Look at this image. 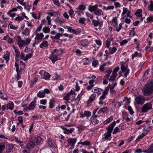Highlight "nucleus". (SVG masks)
I'll use <instances>...</instances> for the list:
<instances>
[{
  "mask_svg": "<svg viewBox=\"0 0 153 153\" xmlns=\"http://www.w3.org/2000/svg\"><path fill=\"white\" fill-rule=\"evenodd\" d=\"M30 149L27 147H22L21 149V152H23L24 153H29Z\"/></svg>",
  "mask_w": 153,
  "mask_h": 153,
  "instance_id": "nucleus-39",
  "label": "nucleus"
},
{
  "mask_svg": "<svg viewBox=\"0 0 153 153\" xmlns=\"http://www.w3.org/2000/svg\"><path fill=\"white\" fill-rule=\"evenodd\" d=\"M74 130V129L73 128H71L70 129H68L67 128L65 131H64L63 132L65 134H71Z\"/></svg>",
  "mask_w": 153,
  "mask_h": 153,
  "instance_id": "nucleus-49",
  "label": "nucleus"
},
{
  "mask_svg": "<svg viewBox=\"0 0 153 153\" xmlns=\"http://www.w3.org/2000/svg\"><path fill=\"white\" fill-rule=\"evenodd\" d=\"M30 149L27 147H22L21 149V152H23L24 153H29Z\"/></svg>",
  "mask_w": 153,
  "mask_h": 153,
  "instance_id": "nucleus-38",
  "label": "nucleus"
},
{
  "mask_svg": "<svg viewBox=\"0 0 153 153\" xmlns=\"http://www.w3.org/2000/svg\"><path fill=\"white\" fill-rule=\"evenodd\" d=\"M37 145H39L42 144L43 141V139L39 136H37L33 138Z\"/></svg>",
  "mask_w": 153,
  "mask_h": 153,
  "instance_id": "nucleus-17",
  "label": "nucleus"
},
{
  "mask_svg": "<svg viewBox=\"0 0 153 153\" xmlns=\"http://www.w3.org/2000/svg\"><path fill=\"white\" fill-rule=\"evenodd\" d=\"M147 134L145 133L143 131L142 133L140 134L139 135L137 138L135 140L136 142L140 141V140L142 139Z\"/></svg>",
  "mask_w": 153,
  "mask_h": 153,
  "instance_id": "nucleus-32",
  "label": "nucleus"
},
{
  "mask_svg": "<svg viewBox=\"0 0 153 153\" xmlns=\"http://www.w3.org/2000/svg\"><path fill=\"white\" fill-rule=\"evenodd\" d=\"M35 34L36 36L34 38L35 40L33 44V46H35L36 45L38 44L42 41L44 37V35L42 33L35 32Z\"/></svg>",
  "mask_w": 153,
  "mask_h": 153,
  "instance_id": "nucleus-5",
  "label": "nucleus"
},
{
  "mask_svg": "<svg viewBox=\"0 0 153 153\" xmlns=\"http://www.w3.org/2000/svg\"><path fill=\"white\" fill-rule=\"evenodd\" d=\"M23 19L24 18L22 17L19 16L15 18V20L16 21H18V22H20L22 21Z\"/></svg>",
  "mask_w": 153,
  "mask_h": 153,
  "instance_id": "nucleus-57",
  "label": "nucleus"
},
{
  "mask_svg": "<svg viewBox=\"0 0 153 153\" xmlns=\"http://www.w3.org/2000/svg\"><path fill=\"white\" fill-rule=\"evenodd\" d=\"M10 53L8 51H6V53L4 55L3 58L5 59L6 62H8L10 59Z\"/></svg>",
  "mask_w": 153,
  "mask_h": 153,
  "instance_id": "nucleus-28",
  "label": "nucleus"
},
{
  "mask_svg": "<svg viewBox=\"0 0 153 153\" xmlns=\"http://www.w3.org/2000/svg\"><path fill=\"white\" fill-rule=\"evenodd\" d=\"M113 119V117L112 116H111L110 117H109L107 119L105 120L103 122V124L104 125H106L111 122Z\"/></svg>",
  "mask_w": 153,
  "mask_h": 153,
  "instance_id": "nucleus-40",
  "label": "nucleus"
},
{
  "mask_svg": "<svg viewBox=\"0 0 153 153\" xmlns=\"http://www.w3.org/2000/svg\"><path fill=\"white\" fill-rule=\"evenodd\" d=\"M94 13L97 16H101L103 15V13L101 9L97 8L96 10L95 11Z\"/></svg>",
  "mask_w": 153,
  "mask_h": 153,
  "instance_id": "nucleus-37",
  "label": "nucleus"
},
{
  "mask_svg": "<svg viewBox=\"0 0 153 153\" xmlns=\"http://www.w3.org/2000/svg\"><path fill=\"white\" fill-rule=\"evenodd\" d=\"M146 20L147 22H153V16L152 15L149 16L147 18Z\"/></svg>",
  "mask_w": 153,
  "mask_h": 153,
  "instance_id": "nucleus-58",
  "label": "nucleus"
},
{
  "mask_svg": "<svg viewBox=\"0 0 153 153\" xmlns=\"http://www.w3.org/2000/svg\"><path fill=\"white\" fill-rule=\"evenodd\" d=\"M36 145L35 142L34 141L33 138H32L27 143V147L29 148H33Z\"/></svg>",
  "mask_w": 153,
  "mask_h": 153,
  "instance_id": "nucleus-21",
  "label": "nucleus"
},
{
  "mask_svg": "<svg viewBox=\"0 0 153 153\" xmlns=\"http://www.w3.org/2000/svg\"><path fill=\"white\" fill-rule=\"evenodd\" d=\"M111 132L107 131L106 133H104L103 138L104 140H107L111 137Z\"/></svg>",
  "mask_w": 153,
  "mask_h": 153,
  "instance_id": "nucleus-31",
  "label": "nucleus"
},
{
  "mask_svg": "<svg viewBox=\"0 0 153 153\" xmlns=\"http://www.w3.org/2000/svg\"><path fill=\"white\" fill-rule=\"evenodd\" d=\"M97 7L98 6L97 4L93 6L90 5L88 6V10L90 12H93L94 13L95 11L97 9Z\"/></svg>",
  "mask_w": 153,
  "mask_h": 153,
  "instance_id": "nucleus-29",
  "label": "nucleus"
},
{
  "mask_svg": "<svg viewBox=\"0 0 153 153\" xmlns=\"http://www.w3.org/2000/svg\"><path fill=\"white\" fill-rule=\"evenodd\" d=\"M51 53V54L50 56L49 59L54 64L55 62L58 60L57 56L61 54L60 51L55 49L52 50Z\"/></svg>",
  "mask_w": 153,
  "mask_h": 153,
  "instance_id": "nucleus-3",
  "label": "nucleus"
},
{
  "mask_svg": "<svg viewBox=\"0 0 153 153\" xmlns=\"http://www.w3.org/2000/svg\"><path fill=\"white\" fill-rule=\"evenodd\" d=\"M12 47L13 48L14 51L15 53V59H16V61H18V59L20 57V51L19 49L17 48L14 45H12Z\"/></svg>",
  "mask_w": 153,
  "mask_h": 153,
  "instance_id": "nucleus-16",
  "label": "nucleus"
},
{
  "mask_svg": "<svg viewBox=\"0 0 153 153\" xmlns=\"http://www.w3.org/2000/svg\"><path fill=\"white\" fill-rule=\"evenodd\" d=\"M14 113L16 115H22L23 114V112L22 111H17V110H14Z\"/></svg>",
  "mask_w": 153,
  "mask_h": 153,
  "instance_id": "nucleus-63",
  "label": "nucleus"
},
{
  "mask_svg": "<svg viewBox=\"0 0 153 153\" xmlns=\"http://www.w3.org/2000/svg\"><path fill=\"white\" fill-rule=\"evenodd\" d=\"M96 95L95 94H91L90 96L89 99L87 101V103L88 104H90L91 103L94 101L96 97Z\"/></svg>",
  "mask_w": 153,
  "mask_h": 153,
  "instance_id": "nucleus-25",
  "label": "nucleus"
},
{
  "mask_svg": "<svg viewBox=\"0 0 153 153\" xmlns=\"http://www.w3.org/2000/svg\"><path fill=\"white\" fill-rule=\"evenodd\" d=\"M148 10L150 12H153V1L151 0L149 3L148 4Z\"/></svg>",
  "mask_w": 153,
  "mask_h": 153,
  "instance_id": "nucleus-34",
  "label": "nucleus"
},
{
  "mask_svg": "<svg viewBox=\"0 0 153 153\" xmlns=\"http://www.w3.org/2000/svg\"><path fill=\"white\" fill-rule=\"evenodd\" d=\"M77 139L76 138H70L67 140V147H70V149H73L76 142Z\"/></svg>",
  "mask_w": 153,
  "mask_h": 153,
  "instance_id": "nucleus-8",
  "label": "nucleus"
},
{
  "mask_svg": "<svg viewBox=\"0 0 153 153\" xmlns=\"http://www.w3.org/2000/svg\"><path fill=\"white\" fill-rule=\"evenodd\" d=\"M114 8V6L113 5L108 6L107 7H106L105 6H103V9L105 10L106 11L109 10H112Z\"/></svg>",
  "mask_w": 153,
  "mask_h": 153,
  "instance_id": "nucleus-42",
  "label": "nucleus"
},
{
  "mask_svg": "<svg viewBox=\"0 0 153 153\" xmlns=\"http://www.w3.org/2000/svg\"><path fill=\"white\" fill-rule=\"evenodd\" d=\"M37 96L40 98H43L45 96V94L43 90H41L37 93Z\"/></svg>",
  "mask_w": 153,
  "mask_h": 153,
  "instance_id": "nucleus-35",
  "label": "nucleus"
},
{
  "mask_svg": "<svg viewBox=\"0 0 153 153\" xmlns=\"http://www.w3.org/2000/svg\"><path fill=\"white\" fill-rule=\"evenodd\" d=\"M123 11L121 13L122 17H124L126 16L130 18H132V16L131 15V11L127 8L124 7L123 8Z\"/></svg>",
  "mask_w": 153,
  "mask_h": 153,
  "instance_id": "nucleus-9",
  "label": "nucleus"
},
{
  "mask_svg": "<svg viewBox=\"0 0 153 153\" xmlns=\"http://www.w3.org/2000/svg\"><path fill=\"white\" fill-rule=\"evenodd\" d=\"M72 95L70 94L69 93H68L67 94L64 96L63 97V99L66 101H68L70 100V97H71Z\"/></svg>",
  "mask_w": 153,
  "mask_h": 153,
  "instance_id": "nucleus-52",
  "label": "nucleus"
},
{
  "mask_svg": "<svg viewBox=\"0 0 153 153\" xmlns=\"http://www.w3.org/2000/svg\"><path fill=\"white\" fill-rule=\"evenodd\" d=\"M152 108V104L151 102H148L144 104L141 108V110L143 113H146Z\"/></svg>",
  "mask_w": 153,
  "mask_h": 153,
  "instance_id": "nucleus-7",
  "label": "nucleus"
},
{
  "mask_svg": "<svg viewBox=\"0 0 153 153\" xmlns=\"http://www.w3.org/2000/svg\"><path fill=\"white\" fill-rule=\"evenodd\" d=\"M117 50V48L115 47H113L112 48H110L108 49L109 53L111 54L114 53Z\"/></svg>",
  "mask_w": 153,
  "mask_h": 153,
  "instance_id": "nucleus-43",
  "label": "nucleus"
},
{
  "mask_svg": "<svg viewBox=\"0 0 153 153\" xmlns=\"http://www.w3.org/2000/svg\"><path fill=\"white\" fill-rule=\"evenodd\" d=\"M111 23V25L116 28V30L117 32H119L122 28L123 23H120L117 26V17L116 16L113 17Z\"/></svg>",
  "mask_w": 153,
  "mask_h": 153,
  "instance_id": "nucleus-4",
  "label": "nucleus"
},
{
  "mask_svg": "<svg viewBox=\"0 0 153 153\" xmlns=\"http://www.w3.org/2000/svg\"><path fill=\"white\" fill-rule=\"evenodd\" d=\"M47 143L49 147L57 149L56 148L57 146L56 144L55 141L53 140H52L51 138H48V140Z\"/></svg>",
  "mask_w": 153,
  "mask_h": 153,
  "instance_id": "nucleus-14",
  "label": "nucleus"
},
{
  "mask_svg": "<svg viewBox=\"0 0 153 153\" xmlns=\"http://www.w3.org/2000/svg\"><path fill=\"white\" fill-rule=\"evenodd\" d=\"M119 67L118 66L116 68L114 69L112 72V74H113L114 75H115V76H117V72L119 71Z\"/></svg>",
  "mask_w": 153,
  "mask_h": 153,
  "instance_id": "nucleus-50",
  "label": "nucleus"
},
{
  "mask_svg": "<svg viewBox=\"0 0 153 153\" xmlns=\"http://www.w3.org/2000/svg\"><path fill=\"white\" fill-rule=\"evenodd\" d=\"M33 55V53H29L27 54L25 56V61H26L30 59Z\"/></svg>",
  "mask_w": 153,
  "mask_h": 153,
  "instance_id": "nucleus-60",
  "label": "nucleus"
},
{
  "mask_svg": "<svg viewBox=\"0 0 153 153\" xmlns=\"http://www.w3.org/2000/svg\"><path fill=\"white\" fill-rule=\"evenodd\" d=\"M103 91L102 89L98 87H95L92 90V92L97 94L98 95H100L102 93Z\"/></svg>",
  "mask_w": 153,
  "mask_h": 153,
  "instance_id": "nucleus-19",
  "label": "nucleus"
},
{
  "mask_svg": "<svg viewBox=\"0 0 153 153\" xmlns=\"http://www.w3.org/2000/svg\"><path fill=\"white\" fill-rule=\"evenodd\" d=\"M139 56V57L141 56L140 53H138L137 51H136L132 55L131 58L133 59L135 57Z\"/></svg>",
  "mask_w": 153,
  "mask_h": 153,
  "instance_id": "nucleus-56",
  "label": "nucleus"
},
{
  "mask_svg": "<svg viewBox=\"0 0 153 153\" xmlns=\"http://www.w3.org/2000/svg\"><path fill=\"white\" fill-rule=\"evenodd\" d=\"M68 27V32H70L71 33H73V34H76L77 33L76 30H75L72 28V27Z\"/></svg>",
  "mask_w": 153,
  "mask_h": 153,
  "instance_id": "nucleus-41",
  "label": "nucleus"
},
{
  "mask_svg": "<svg viewBox=\"0 0 153 153\" xmlns=\"http://www.w3.org/2000/svg\"><path fill=\"white\" fill-rule=\"evenodd\" d=\"M120 131V129L118 127H116L114 129V130L113 132V134H117V132H119Z\"/></svg>",
  "mask_w": 153,
  "mask_h": 153,
  "instance_id": "nucleus-62",
  "label": "nucleus"
},
{
  "mask_svg": "<svg viewBox=\"0 0 153 153\" xmlns=\"http://www.w3.org/2000/svg\"><path fill=\"white\" fill-rule=\"evenodd\" d=\"M56 23L61 24L64 23L65 21L64 19H61L59 17H57L56 19Z\"/></svg>",
  "mask_w": 153,
  "mask_h": 153,
  "instance_id": "nucleus-47",
  "label": "nucleus"
},
{
  "mask_svg": "<svg viewBox=\"0 0 153 153\" xmlns=\"http://www.w3.org/2000/svg\"><path fill=\"white\" fill-rule=\"evenodd\" d=\"M31 39L30 38H27L25 41V46L28 45L30 43Z\"/></svg>",
  "mask_w": 153,
  "mask_h": 153,
  "instance_id": "nucleus-61",
  "label": "nucleus"
},
{
  "mask_svg": "<svg viewBox=\"0 0 153 153\" xmlns=\"http://www.w3.org/2000/svg\"><path fill=\"white\" fill-rule=\"evenodd\" d=\"M80 44V45L82 47L86 48L89 45V42L88 40L84 39L81 40Z\"/></svg>",
  "mask_w": 153,
  "mask_h": 153,
  "instance_id": "nucleus-20",
  "label": "nucleus"
},
{
  "mask_svg": "<svg viewBox=\"0 0 153 153\" xmlns=\"http://www.w3.org/2000/svg\"><path fill=\"white\" fill-rule=\"evenodd\" d=\"M134 14L137 17H142L143 16L142 9H137L135 12Z\"/></svg>",
  "mask_w": 153,
  "mask_h": 153,
  "instance_id": "nucleus-26",
  "label": "nucleus"
},
{
  "mask_svg": "<svg viewBox=\"0 0 153 153\" xmlns=\"http://www.w3.org/2000/svg\"><path fill=\"white\" fill-rule=\"evenodd\" d=\"M117 76H115V75H114L113 74H112L111 75V76L110 78L109 79V81L111 82H113L114 81L115 78Z\"/></svg>",
  "mask_w": 153,
  "mask_h": 153,
  "instance_id": "nucleus-59",
  "label": "nucleus"
},
{
  "mask_svg": "<svg viewBox=\"0 0 153 153\" xmlns=\"http://www.w3.org/2000/svg\"><path fill=\"white\" fill-rule=\"evenodd\" d=\"M151 126L149 125H148L147 126L145 127L143 129V131L146 134L149 132L150 130Z\"/></svg>",
  "mask_w": 153,
  "mask_h": 153,
  "instance_id": "nucleus-44",
  "label": "nucleus"
},
{
  "mask_svg": "<svg viewBox=\"0 0 153 153\" xmlns=\"http://www.w3.org/2000/svg\"><path fill=\"white\" fill-rule=\"evenodd\" d=\"M120 64L122 76L124 78H126L129 74L130 72V70L128 67V62L126 61H122Z\"/></svg>",
  "mask_w": 153,
  "mask_h": 153,
  "instance_id": "nucleus-1",
  "label": "nucleus"
},
{
  "mask_svg": "<svg viewBox=\"0 0 153 153\" xmlns=\"http://www.w3.org/2000/svg\"><path fill=\"white\" fill-rule=\"evenodd\" d=\"M93 61L92 62V65L94 67H96L99 64L98 61L95 59L94 58H93Z\"/></svg>",
  "mask_w": 153,
  "mask_h": 153,
  "instance_id": "nucleus-48",
  "label": "nucleus"
},
{
  "mask_svg": "<svg viewBox=\"0 0 153 153\" xmlns=\"http://www.w3.org/2000/svg\"><path fill=\"white\" fill-rule=\"evenodd\" d=\"M114 5L116 8H120L121 7V4L119 2H115L114 3Z\"/></svg>",
  "mask_w": 153,
  "mask_h": 153,
  "instance_id": "nucleus-64",
  "label": "nucleus"
},
{
  "mask_svg": "<svg viewBox=\"0 0 153 153\" xmlns=\"http://www.w3.org/2000/svg\"><path fill=\"white\" fill-rule=\"evenodd\" d=\"M108 108L107 107H104L101 108L98 112V114L101 113H104L108 111Z\"/></svg>",
  "mask_w": 153,
  "mask_h": 153,
  "instance_id": "nucleus-36",
  "label": "nucleus"
},
{
  "mask_svg": "<svg viewBox=\"0 0 153 153\" xmlns=\"http://www.w3.org/2000/svg\"><path fill=\"white\" fill-rule=\"evenodd\" d=\"M50 76H51L49 73L45 72V74H44L43 79L46 80H49Z\"/></svg>",
  "mask_w": 153,
  "mask_h": 153,
  "instance_id": "nucleus-46",
  "label": "nucleus"
},
{
  "mask_svg": "<svg viewBox=\"0 0 153 153\" xmlns=\"http://www.w3.org/2000/svg\"><path fill=\"white\" fill-rule=\"evenodd\" d=\"M36 106V101L34 100L32 101L30 103L28 106L29 110H33L35 108Z\"/></svg>",
  "mask_w": 153,
  "mask_h": 153,
  "instance_id": "nucleus-27",
  "label": "nucleus"
},
{
  "mask_svg": "<svg viewBox=\"0 0 153 153\" xmlns=\"http://www.w3.org/2000/svg\"><path fill=\"white\" fill-rule=\"evenodd\" d=\"M122 117L123 120H125L126 122L128 124L131 123V122L132 121V118L131 117H129L128 114L125 111H123L122 113Z\"/></svg>",
  "mask_w": 153,
  "mask_h": 153,
  "instance_id": "nucleus-10",
  "label": "nucleus"
},
{
  "mask_svg": "<svg viewBox=\"0 0 153 153\" xmlns=\"http://www.w3.org/2000/svg\"><path fill=\"white\" fill-rule=\"evenodd\" d=\"M3 39L6 40L9 44H13L14 42V40L13 39L10 38L8 35L4 36Z\"/></svg>",
  "mask_w": 153,
  "mask_h": 153,
  "instance_id": "nucleus-23",
  "label": "nucleus"
},
{
  "mask_svg": "<svg viewBox=\"0 0 153 153\" xmlns=\"http://www.w3.org/2000/svg\"><path fill=\"white\" fill-rule=\"evenodd\" d=\"M14 108V104L13 102L11 101L8 103L7 105V109L10 110H13Z\"/></svg>",
  "mask_w": 153,
  "mask_h": 153,
  "instance_id": "nucleus-30",
  "label": "nucleus"
},
{
  "mask_svg": "<svg viewBox=\"0 0 153 153\" xmlns=\"http://www.w3.org/2000/svg\"><path fill=\"white\" fill-rule=\"evenodd\" d=\"M142 91L145 96L150 95L153 92V83L148 82L143 87Z\"/></svg>",
  "mask_w": 153,
  "mask_h": 153,
  "instance_id": "nucleus-2",
  "label": "nucleus"
},
{
  "mask_svg": "<svg viewBox=\"0 0 153 153\" xmlns=\"http://www.w3.org/2000/svg\"><path fill=\"white\" fill-rule=\"evenodd\" d=\"M91 122L93 125H95L97 124L99 122V121L95 118H91Z\"/></svg>",
  "mask_w": 153,
  "mask_h": 153,
  "instance_id": "nucleus-51",
  "label": "nucleus"
},
{
  "mask_svg": "<svg viewBox=\"0 0 153 153\" xmlns=\"http://www.w3.org/2000/svg\"><path fill=\"white\" fill-rule=\"evenodd\" d=\"M108 91L109 88L108 87H107L105 88L102 95L99 98L100 101L98 103L100 105H102L104 104V102L103 101L106 98V96L108 94Z\"/></svg>",
  "mask_w": 153,
  "mask_h": 153,
  "instance_id": "nucleus-6",
  "label": "nucleus"
},
{
  "mask_svg": "<svg viewBox=\"0 0 153 153\" xmlns=\"http://www.w3.org/2000/svg\"><path fill=\"white\" fill-rule=\"evenodd\" d=\"M42 30L44 33H48L50 31V29L48 27H45L43 28Z\"/></svg>",
  "mask_w": 153,
  "mask_h": 153,
  "instance_id": "nucleus-54",
  "label": "nucleus"
},
{
  "mask_svg": "<svg viewBox=\"0 0 153 153\" xmlns=\"http://www.w3.org/2000/svg\"><path fill=\"white\" fill-rule=\"evenodd\" d=\"M17 38L18 45L20 48H22L23 46H25V40L22 39L21 37L19 36H18Z\"/></svg>",
  "mask_w": 153,
  "mask_h": 153,
  "instance_id": "nucleus-15",
  "label": "nucleus"
},
{
  "mask_svg": "<svg viewBox=\"0 0 153 153\" xmlns=\"http://www.w3.org/2000/svg\"><path fill=\"white\" fill-rule=\"evenodd\" d=\"M30 30L27 27L25 28L22 31V33L23 34L28 35L30 33Z\"/></svg>",
  "mask_w": 153,
  "mask_h": 153,
  "instance_id": "nucleus-45",
  "label": "nucleus"
},
{
  "mask_svg": "<svg viewBox=\"0 0 153 153\" xmlns=\"http://www.w3.org/2000/svg\"><path fill=\"white\" fill-rule=\"evenodd\" d=\"M142 152H146L147 153H152L153 152V145H150L147 150H145L142 151L141 149H138L135 151V153H141Z\"/></svg>",
  "mask_w": 153,
  "mask_h": 153,
  "instance_id": "nucleus-12",
  "label": "nucleus"
},
{
  "mask_svg": "<svg viewBox=\"0 0 153 153\" xmlns=\"http://www.w3.org/2000/svg\"><path fill=\"white\" fill-rule=\"evenodd\" d=\"M81 140H80V142H79L78 144H81L83 146H89L91 145L90 142L88 140H86L83 142H81Z\"/></svg>",
  "mask_w": 153,
  "mask_h": 153,
  "instance_id": "nucleus-33",
  "label": "nucleus"
},
{
  "mask_svg": "<svg viewBox=\"0 0 153 153\" xmlns=\"http://www.w3.org/2000/svg\"><path fill=\"white\" fill-rule=\"evenodd\" d=\"M116 125V122L114 121L111 123L109 124L107 128H106L107 131L109 132H112L113 128Z\"/></svg>",
  "mask_w": 153,
  "mask_h": 153,
  "instance_id": "nucleus-24",
  "label": "nucleus"
},
{
  "mask_svg": "<svg viewBox=\"0 0 153 153\" xmlns=\"http://www.w3.org/2000/svg\"><path fill=\"white\" fill-rule=\"evenodd\" d=\"M92 22L95 26H100V22L99 20L96 21L94 20L92 21Z\"/></svg>",
  "mask_w": 153,
  "mask_h": 153,
  "instance_id": "nucleus-53",
  "label": "nucleus"
},
{
  "mask_svg": "<svg viewBox=\"0 0 153 153\" xmlns=\"http://www.w3.org/2000/svg\"><path fill=\"white\" fill-rule=\"evenodd\" d=\"M79 115L81 118H83L86 117L88 118L91 116V113L89 111L85 110L83 112H80Z\"/></svg>",
  "mask_w": 153,
  "mask_h": 153,
  "instance_id": "nucleus-13",
  "label": "nucleus"
},
{
  "mask_svg": "<svg viewBox=\"0 0 153 153\" xmlns=\"http://www.w3.org/2000/svg\"><path fill=\"white\" fill-rule=\"evenodd\" d=\"M145 101L144 97L141 95L137 97L135 99V102L138 105H142L144 103Z\"/></svg>",
  "mask_w": 153,
  "mask_h": 153,
  "instance_id": "nucleus-11",
  "label": "nucleus"
},
{
  "mask_svg": "<svg viewBox=\"0 0 153 153\" xmlns=\"http://www.w3.org/2000/svg\"><path fill=\"white\" fill-rule=\"evenodd\" d=\"M62 36V33H57L55 36H54L55 39L59 40L61 36Z\"/></svg>",
  "mask_w": 153,
  "mask_h": 153,
  "instance_id": "nucleus-55",
  "label": "nucleus"
},
{
  "mask_svg": "<svg viewBox=\"0 0 153 153\" xmlns=\"http://www.w3.org/2000/svg\"><path fill=\"white\" fill-rule=\"evenodd\" d=\"M55 99L53 97L49 100V108L51 109L53 108L55 106Z\"/></svg>",
  "mask_w": 153,
  "mask_h": 153,
  "instance_id": "nucleus-22",
  "label": "nucleus"
},
{
  "mask_svg": "<svg viewBox=\"0 0 153 153\" xmlns=\"http://www.w3.org/2000/svg\"><path fill=\"white\" fill-rule=\"evenodd\" d=\"M50 45L48 41L45 40L43 41L39 45V47L41 48L47 49Z\"/></svg>",
  "mask_w": 153,
  "mask_h": 153,
  "instance_id": "nucleus-18",
  "label": "nucleus"
}]
</instances>
